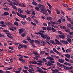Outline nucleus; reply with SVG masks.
<instances>
[{"mask_svg": "<svg viewBox=\"0 0 73 73\" xmlns=\"http://www.w3.org/2000/svg\"><path fill=\"white\" fill-rule=\"evenodd\" d=\"M30 42L31 43V44H33L34 42H35V40H34L33 39L32 40H31L30 41Z\"/></svg>", "mask_w": 73, "mask_h": 73, "instance_id": "obj_37", "label": "nucleus"}, {"mask_svg": "<svg viewBox=\"0 0 73 73\" xmlns=\"http://www.w3.org/2000/svg\"><path fill=\"white\" fill-rule=\"evenodd\" d=\"M40 12L44 14V15H45V16H46V15H47V13H46V12H47V11H46V9L45 12H44V11H42Z\"/></svg>", "mask_w": 73, "mask_h": 73, "instance_id": "obj_17", "label": "nucleus"}, {"mask_svg": "<svg viewBox=\"0 0 73 73\" xmlns=\"http://www.w3.org/2000/svg\"><path fill=\"white\" fill-rule=\"evenodd\" d=\"M42 29L43 30H44V31H45V30H46L47 29H46V28L45 27H42Z\"/></svg>", "mask_w": 73, "mask_h": 73, "instance_id": "obj_58", "label": "nucleus"}, {"mask_svg": "<svg viewBox=\"0 0 73 73\" xmlns=\"http://www.w3.org/2000/svg\"><path fill=\"white\" fill-rule=\"evenodd\" d=\"M35 8L36 10L37 11H40V8L38 7H36Z\"/></svg>", "mask_w": 73, "mask_h": 73, "instance_id": "obj_33", "label": "nucleus"}, {"mask_svg": "<svg viewBox=\"0 0 73 73\" xmlns=\"http://www.w3.org/2000/svg\"><path fill=\"white\" fill-rule=\"evenodd\" d=\"M48 26H50V27H53V26H54V25H53V24L51 23L50 22H48Z\"/></svg>", "mask_w": 73, "mask_h": 73, "instance_id": "obj_14", "label": "nucleus"}, {"mask_svg": "<svg viewBox=\"0 0 73 73\" xmlns=\"http://www.w3.org/2000/svg\"><path fill=\"white\" fill-rule=\"evenodd\" d=\"M9 5L10 6H12L13 5V2L12 1H10L9 2Z\"/></svg>", "mask_w": 73, "mask_h": 73, "instance_id": "obj_27", "label": "nucleus"}, {"mask_svg": "<svg viewBox=\"0 0 73 73\" xmlns=\"http://www.w3.org/2000/svg\"><path fill=\"white\" fill-rule=\"evenodd\" d=\"M63 5L64 7H68V5L66 4H64L63 3Z\"/></svg>", "mask_w": 73, "mask_h": 73, "instance_id": "obj_47", "label": "nucleus"}, {"mask_svg": "<svg viewBox=\"0 0 73 73\" xmlns=\"http://www.w3.org/2000/svg\"><path fill=\"white\" fill-rule=\"evenodd\" d=\"M34 21L35 23H38V21H37V20L36 19H35L34 20Z\"/></svg>", "mask_w": 73, "mask_h": 73, "instance_id": "obj_62", "label": "nucleus"}, {"mask_svg": "<svg viewBox=\"0 0 73 73\" xmlns=\"http://www.w3.org/2000/svg\"><path fill=\"white\" fill-rule=\"evenodd\" d=\"M9 14V13L8 12H5L4 13V16H8Z\"/></svg>", "mask_w": 73, "mask_h": 73, "instance_id": "obj_21", "label": "nucleus"}, {"mask_svg": "<svg viewBox=\"0 0 73 73\" xmlns=\"http://www.w3.org/2000/svg\"><path fill=\"white\" fill-rule=\"evenodd\" d=\"M67 40L69 42L70 44H71L72 43V41L71 39H70V38L67 39Z\"/></svg>", "mask_w": 73, "mask_h": 73, "instance_id": "obj_19", "label": "nucleus"}, {"mask_svg": "<svg viewBox=\"0 0 73 73\" xmlns=\"http://www.w3.org/2000/svg\"><path fill=\"white\" fill-rule=\"evenodd\" d=\"M19 6H20V7H26L25 5V4H24L23 3L20 4L19 3Z\"/></svg>", "mask_w": 73, "mask_h": 73, "instance_id": "obj_11", "label": "nucleus"}, {"mask_svg": "<svg viewBox=\"0 0 73 73\" xmlns=\"http://www.w3.org/2000/svg\"><path fill=\"white\" fill-rule=\"evenodd\" d=\"M46 43L43 40H41L40 42H39V44L40 45H46Z\"/></svg>", "mask_w": 73, "mask_h": 73, "instance_id": "obj_3", "label": "nucleus"}, {"mask_svg": "<svg viewBox=\"0 0 73 73\" xmlns=\"http://www.w3.org/2000/svg\"><path fill=\"white\" fill-rule=\"evenodd\" d=\"M36 68L38 71L40 73H41V72H42V70L41 68L39 67H37Z\"/></svg>", "mask_w": 73, "mask_h": 73, "instance_id": "obj_9", "label": "nucleus"}, {"mask_svg": "<svg viewBox=\"0 0 73 73\" xmlns=\"http://www.w3.org/2000/svg\"><path fill=\"white\" fill-rule=\"evenodd\" d=\"M12 8H14L15 9H16V10H17V8H16V7L15 6V5H12Z\"/></svg>", "mask_w": 73, "mask_h": 73, "instance_id": "obj_28", "label": "nucleus"}, {"mask_svg": "<svg viewBox=\"0 0 73 73\" xmlns=\"http://www.w3.org/2000/svg\"><path fill=\"white\" fill-rule=\"evenodd\" d=\"M33 54H35V55H37V56H40V55L38 54L37 53V52H35V51L33 52Z\"/></svg>", "mask_w": 73, "mask_h": 73, "instance_id": "obj_24", "label": "nucleus"}, {"mask_svg": "<svg viewBox=\"0 0 73 73\" xmlns=\"http://www.w3.org/2000/svg\"><path fill=\"white\" fill-rule=\"evenodd\" d=\"M67 27H69V28H71V27H70V26L71 25V24H70L69 23H68L67 24Z\"/></svg>", "mask_w": 73, "mask_h": 73, "instance_id": "obj_54", "label": "nucleus"}, {"mask_svg": "<svg viewBox=\"0 0 73 73\" xmlns=\"http://www.w3.org/2000/svg\"><path fill=\"white\" fill-rule=\"evenodd\" d=\"M42 60H43V61H44V62H46V61H47L46 59H45V58H43Z\"/></svg>", "mask_w": 73, "mask_h": 73, "instance_id": "obj_57", "label": "nucleus"}, {"mask_svg": "<svg viewBox=\"0 0 73 73\" xmlns=\"http://www.w3.org/2000/svg\"><path fill=\"white\" fill-rule=\"evenodd\" d=\"M61 14H62V15H65V13L64 12V11L61 10Z\"/></svg>", "mask_w": 73, "mask_h": 73, "instance_id": "obj_56", "label": "nucleus"}, {"mask_svg": "<svg viewBox=\"0 0 73 73\" xmlns=\"http://www.w3.org/2000/svg\"><path fill=\"white\" fill-rule=\"evenodd\" d=\"M24 31H25V29L23 28L19 29V34H21L23 33V32Z\"/></svg>", "mask_w": 73, "mask_h": 73, "instance_id": "obj_5", "label": "nucleus"}, {"mask_svg": "<svg viewBox=\"0 0 73 73\" xmlns=\"http://www.w3.org/2000/svg\"><path fill=\"white\" fill-rule=\"evenodd\" d=\"M3 9H4L5 11H7V12H8L9 11V8L8 7H7V8H4Z\"/></svg>", "mask_w": 73, "mask_h": 73, "instance_id": "obj_31", "label": "nucleus"}, {"mask_svg": "<svg viewBox=\"0 0 73 73\" xmlns=\"http://www.w3.org/2000/svg\"><path fill=\"white\" fill-rule=\"evenodd\" d=\"M52 31L53 32H55L56 31V30L54 29V28H53V27H52Z\"/></svg>", "mask_w": 73, "mask_h": 73, "instance_id": "obj_34", "label": "nucleus"}, {"mask_svg": "<svg viewBox=\"0 0 73 73\" xmlns=\"http://www.w3.org/2000/svg\"><path fill=\"white\" fill-rule=\"evenodd\" d=\"M25 12L26 13L29 14V15H31V11L27 10V11H25Z\"/></svg>", "mask_w": 73, "mask_h": 73, "instance_id": "obj_23", "label": "nucleus"}, {"mask_svg": "<svg viewBox=\"0 0 73 73\" xmlns=\"http://www.w3.org/2000/svg\"><path fill=\"white\" fill-rule=\"evenodd\" d=\"M18 11L19 12V13H23V11H22V10L20 8L18 9Z\"/></svg>", "mask_w": 73, "mask_h": 73, "instance_id": "obj_15", "label": "nucleus"}, {"mask_svg": "<svg viewBox=\"0 0 73 73\" xmlns=\"http://www.w3.org/2000/svg\"><path fill=\"white\" fill-rule=\"evenodd\" d=\"M27 47L28 46H27V45H23V48H27Z\"/></svg>", "mask_w": 73, "mask_h": 73, "instance_id": "obj_61", "label": "nucleus"}, {"mask_svg": "<svg viewBox=\"0 0 73 73\" xmlns=\"http://www.w3.org/2000/svg\"><path fill=\"white\" fill-rule=\"evenodd\" d=\"M50 39V37L49 36H47L46 38V40H47V41H49Z\"/></svg>", "mask_w": 73, "mask_h": 73, "instance_id": "obj_63", "label": "nucleus"}, {"mask_svg": "<svg viewBox=\"0 0 73 73\" xmlns=\"http://www.w3.org/2000/svg\"><path fill=\"white\" fill-rule=\"evenodd\" d=\"M67 38H69V37H70V38H72V36L70 35H68L67 36Z\"/></svg>", "mask_w": 73, "mask_h": 73, "instance_id": "obj_49", "label": "nucleus"}, {"mask_svg": "<svg viewBox=\"0 0 73 73\" xmlns=\"http://www.w3.org/2000/svg\"><path fill=\"white\" fill-rule=\"evenodd\" d=\"M9 49H11V50H15V48L12 47H9Z\"/></svg>", "mask_w": 73, "mask_h": 73, "instance_id": "obj_26", "label": "nucleus"}, {"mask_svg": "<svg viewBox=\"0 0 73 73\" xmlns=\"http://www.w3.org/2000/svg\"><path fill=\"white\" fill-rule=\"evenodd\" d=\"M46 65H47L48 66H51V65H53V64H52L49 61L47 62L45 64Z\"/></svg>", "mask_w": 73, "mask_h": 73, "instance_id": "obj_6", "label": "nucleus"}, {"mask_svg": "<svg viewBox=\"0 0 73 73\" xmlns=\"http://www.w3.org/2000/svg\"><path fill=\"white\" fill-rule=\"evenodd\" d=\"M27 39L28 41H31V39L30 38V37L29 36L28 37Z\"/></svg>", "mask_w": 73, "mask_h": 73, "instance_id": "obj_43", "label": "nucleus"}, {"mask_svg": "<svg viewBox=\"0 0 73 73\" xmlns=\"http://www.w3.org/2000/svg\"><path fill=\"white\" fill-rule=\"evenodd\" d=\"M53 50L54 52H55V53H57V54H59V55H60L61 54V53H60L58 51H57L55 48H53Z\"/></svg>", "mask_w": 73, "mask_h": 73, "instance_id": "obj_8", "label": "nucleus"}, {"mask_svg": "<svg viewBox=\"0 0 73 73\" xmlns=\"http://www.w3.org/2000/svg\"><path fill=\"white\" fill-rule=\"evenodd\" d=\"M58 61H59L60 62L62 63V64H63L64 62H65V60L64 59H59Z\"/></svg>", "mask_w": 73, "mask_h": 73, "instance_id": "obj_10", "label": "nucleus"}, {"mask_svg": "<svg viewBox=\"0 0 73 73\" xmlns=\"http://www.w3.org/2000/svg\"><path fill=\"white\" fill-rule=\"evenodd\" d=\"M32 4L33 5H35V6L37 5V3L35 1H33L32 2Z\"/></svg>", "mask_w": 73, "mask_h": 73, "instance_id": "obj_18", "label": "nucleus"}, {"mask_svg": "<svg viewBox=\"0 0 73 73\" xmlns=\"http://www.w3.org/2000/svg\"><path fill=\"white\" fill-rule=\"evenodd\" d=\"M17 56H18L20 58H23L24 56L21 54H18L17 55Z\"/></svg>", "mask_w": 73, "mask_h": 73, "instance_id": "obj_36", "label": "nucleus"}, {"mask_svg": "<svg viewBox=\"0 0 73 73\" xmlns=\"http://www.w3.org/2000/svg\"><path fill=\"white\" fill-rule=\"evenodd\" d=\"M50 43H52V44L53 45H56V43H54V42L53 40H50Z\"/></svg>", "mask_w": 73, "mask_h": 73, "instance_id": "obj_13", "label": "nucleus"}, {"mask_svg": "<svg viewBox=\"0 0 73 73\" xmlns=\"http://www.w3.org/2000/svg\"><path fill=\"white\" fill-rule=\"evenodd\" d=\"M32 15H36V12L35 11H33L32 13Z\"/></svg>", "mask_w": 73, "mask_h": 73, "instance_id": "obj_55", "label": "nucleus"}, {"mask_svg": "<svg viewBox=\"0 0 73 73\" xmlns=\"http://www.w3.org/2000/svg\"><path fill=\"white\" fill-rule=\"evenodd\" d=\"M0 26L2 27H3V28L6 27V25L4 24H2V25H1Z\"/></svg>", "mask_w": 73, "mask_h": 73, "instance_id": "obj_35", "label": "nucleus"}, {"mask_svg": "<svg viewBox=\"0 0 73 73\" xmlns=\"http://www.w3.org/2000/svg\"><path fill=\"white\" fill-rule=\"evenodd\" d=\"M49 60H52V61H54V59H53V58L52 57H50V56H49Z\"/></svg>", "mask_w": 73, "mask_h": 73, "instance_id": "obj_41", "label": "nucleus"}, {"mask_svg": "<svg viewBox=\"0 0 73 73\" xmlns=\"http://www.w3.org/2000/svg\"><path fill=\"white\" fill-rule=\"evenodd\" d=\"M56 12L57 14H58V15H60V13H61L60 12V11L58 10H57L56 11Z\"/></svg>", "mask_w": 73, "mask_h": 73, "instance_id": "obj_51", "label": "nucleus"}, {"mask_svg": "<svg viewBox=\"0 0 73 73\" xmlns=\"http://www.w3.org/2000/svg\"><path fill=\"white\" fill-rule=\"evenodd\" d=\"M18 70L19 72H21V71L22 70V68L21 67L19 68Z\"/></svg>", "mask_w": 73, "mask_h": 73, "instance_id": "obj_53", "label": "nucleus"}, {"mask_svg": "<svg viewBox=\"0 0 73 73\" xmlns=\"http://www.w3.org/2000/svg\"><path fill=\"white\" fill-rule=\"evenodd\" d=\"M26 35V33H24L22 34L21 35V36L23 37H25Z\"/></svg>", "mask_w": 73, "mask_h": 73, "instance_id": "obj_42", "label": "nucleus"}, {"mask_svg": "<svg viewBox=\"0 0 73 73\" xmlns=\"http://www.w3.org/2000/svg\"><path fill=\"white\" fill-rule=\"evenodd\" d=\"M54 60H49V62H50L51 63H52V64H54Z\"/></svg>", "mask_w": 73, "mask_h": 73, "instance_id": "obj_60", "label": "nucleus"}, {"mask_svg": "<svg viewBox=\"0 0 73 73\" xmlns=\"http://www.w3.org/2000/svg\"><path fill=\"white\" fill-rule=\"evenodd\" d=\"M64 65H68L70 66H72V65L70 64L69 63H68L66 62L64 63Z\"/></svg>", "mask_w": 73, "mask_h": 73, "instance_id": "obj_16", "label": "nucleus"}, {"mask_svg": "<svg viewBox=\"0 0 73 73\" xmlns=\"http://www.w3.org/2000/svg\"><path fill=\"white\" fill-rule=\"evenodd\" d=\"M64 56L67 58H70V56L69 54H66Z\"/></svg>", "mask_w": 73, "mask_h": 73, "instance_id": "obj_20", "label": "nucleus"}, {"mask_svg": "<svg viewBox=\"0 0 73 73\" xmlns=\"http://www.w3.org/2000/svg\"><path fill=\"white\" fill-rule=\"evenodd\" d=\"M14 25H16L17 26H18V22H15L14 23Z\"/></svg>", "mask_w": 73, "mask_h": 73, "instance_id": "obj_46", "label": "nucleus"}, {"mask_svg": "<svg viewBox=\"0 0 73 73\" xmlns=\"http://www.w3.org/2000/svg\"><path fill=\"white\" fill-rule=\"evenodd\" d=\"M23 43L24 44H27L28 43V41L24 40L22 41Z\"/></svg>", "mask_w": 73, "mask_h": 73, "instance_id": "obj_38", "label": "nucleus"}, {"mask_svg": "<svg viewBox=\"0 0 73 73\" xmlns=\"http://www.w3.org/2000/svg\"><path fill=\"white\" fill-rule=\"evenodd\" d=\"M40 32H42V33L43 34H46V31H43L42 30H41L40 31Z\"/></svg>", "mask_w": 73, "mask_h": 73, "instance_id": "obj_40", "label": "nucleus"}, {"mask_svg": "<svg viewBox=\"0 0 73 73\" xmlns=\"http://www.w3.org/2000/svg\"><path fill=\"white\" fill-rule=\"evenodd\" d=\"M55 42L56 44H59V45H62V43L60 42L59 41H58V40L57 39H55Z\"/></svg>", "mask_w": 73, "mask_h": 73, "instance_id": "obj_7", "label": "nucleus"}, {"mask_svg": "<svg viewBox=\"0 0 73 73\" xmlns=\"http://www.w3.org/2000/svg\"><path fill=\"white\" fill-rule=\"evenodd\" d=\"M53 19V18L51 17H50L49 16H48L47 17V20H48V21H50L52 20Z\"/></svg>", "mask_w": 73, "mask_h": 73, "instance_id": "obj_12", "label": "nucleus"}, {"mask_svg": "<svg viewBox=\"0 0 73 73\" xmlns=\"http://www.w3.org/2000/svg\"><path fill=\"white\" fill-rule=\"evenodd\" d=\"M38 6L39 7V8H40L41 11L40 12H42V11H44V12H46V9H45V7L43 5L42 6L41 4H38Z\"/></svg>", "mask_w": 73, "mask_h": 73, "instance_id": "obj_1", "label": "nucleus"}, {"mask_svg": "<svg viewBox=\"0 0 73 73\" xmlns=\"http://www.w3.org/2000/svg\"><path fill=\"white\" fill-rule=\"evenodd\" d=\"M23 72H24V73H29L28 72V71H27V70H23Z\"/></svg>", "mask_w": 73, "mask_h": 73, "instance_id": "obj_48", "label": "nucleus"}, {"mask_svg": "<svg viewBox=\"0 0 73 73\" xmlns=\"http://www.w3.org/2000/svg\"><path fill=\"white\" fill-rule=\"evenodd\" d=\"M52 28L50 27H47V30L49 31H51L52 30Z\"/></svg>", "mask_w": 73, "mask_h": 73, "instance_id": "obj_22", "label": "nucleus"}, {"mask_svg": "<svg viewBox=\"0 0 73 73\" xmlns=\"http://www.w3.org/2000/svg\"><path fill=\"white\" fill-rule=\"evenodd\" d=\"M35 43H36V44H38L39 45L40 43V41L38 40H35L34 41Z\"/></svg>", "mask_w": 73, "mask_h": 73, "instance_id": "obj_25", "label": "nucleus"}, {"mask_svg": "<svg viewBox=\"0 0 73 73\" xmlns=\"http://www.w3.org/2000/svg\"><path fill=\"white\" fill-rule=\"evenodd\" d=\"M22 18L23 19H25L26 18V15H23L22 17Z\"/></svg>", "mask_w": 73, "mask_h": 73, "instance_id": "obj_52", "label": "nucleus"}, {"mask_svg": "<svg viewBox=\"0 0 73 73\" xmlns=\"http://www.w3.org/2000/svg\"><path fill=\"white\" fill-rule=\"evenodd\" d=\"M47 10L48 12L49 13V14H52L51 11L50 10L48 9H47Z\"/></svg>", "mask_w": 73, "mask_h": 73, "instance_id": "obj_39", "label": "nucleus"}, {"mask_svg": "<svg viewBox=\"0 0 73 73\" xmlns=\"http://www.w3.org/2000/svg\"><path fill=\"white\" fill-rule=\"evenodd\" d=\"M58 34H59V35L62 34V32L61 31H58Z\"/></svg>", "mask_w": 73, "mask_h": 73, "instance_id": "obj_45", "label": "nucleus"}, {"mask_svg": "<svg viewBox=\"0 0 73 73\" xmlns=\"http://www.w3.org/2000/svg\"><path fill=\"white\" fill-rule=\"evenodd\" d=\"M7 23L8 25H9V26H11V25H12V23L9 22H7Z\"/></svg>", "mask_w": 73, "mask_h": 73, "instance_id": "obj_30", "label": "nucleus"}, {"mask_svg": "<svg viewBox=\"0 0 73 73\" xmlns=\"http://www.w3.org/2000/svg\"><path fill=\"white\" fill-rule=\"evenodd\" d=\"M63 44H65L66 45V44H68L69 43L66 40H64V42L63 43Z\"/></svg>", "mask_w": 73, "mask_h": 73, "instance_id": "obj_32", "label": "nucleus"}, {"mask_svg": "<svg viewBox=\"0 0 73 73\" xmlns=\"http://www.w3.org/2000/svg\"><path fill=\"white\" fill-rule=\"evenodd\" d=\"M35 34L38 35H40V36L43 38H44L45 39L46 38V37H47V35H44V34L42 33H40L39 32L38 33H35Z\"/></svg>", "mask_w": 73, "mask_h": 73, "instance_id": "obj_2", "label": "nucleus"}, {"mask_svg": "<svg viewBox=\"0 0 73 73\" xmlns=\"http://www.w3.org/2000/svg\"><path fill=\"white\" fill-rule=\"evenodd\" d=\"M57 22L58 23H61V19H59L58 21H57Z\"/></svg>", "mask_w": 73, "mask_h": 73, "instance_id": "obj_64", "label": "nucleus"}, {"mask_svg": "<svg viewBox=\"0 0 73 73\" xmlns=\"http://www.w3.org/2000/svg\"><path fill=\"white\" fill-rule=\"evenodd\" d=\"M19 46H21V48H23V44H22L21 43H19Z\"/></svg>", "mask_w": 73, "mask_h": 73, "instance_id": "obj_59", "label": "nucleus"}, {"mask_svg": "<svg viewBox=\"0 0 73 73\" xmlns=\"http://www.w3.org/2000/svg\"><path fill=\"white\" fill-rule=\"evenodd\" d=\"M66 17H67V19L68 21H71V20H70V19L69 18V17L68 16H66Z\"/></svg>", "mask_w": 73, "mask_h": 73, "instance_id": "obj_29", "label": "nucleus"}, {"mask_svg": "<svg viewBox=\"0 0 73 73\" xmlns=\"http://www.w3.org/2000/svg\"><path fill=\"white\" fill-rule=\"evenodd\" d=\"M3 32H4L5 33H6L7 32H9V31L6 30H3Z\"/></svg>", "mask_w": 73, "mask_h": 73, "instance_id": "obj_50", "label": "nucleus"}, {"mask_svg": "<svg viewBox=\"0 0 73 73\" xmlns=\"http://www.w3.org/2000/svg\"><path fill=\"white\" fill-rule=\"evenodd\" d=\"M45 51H42L40 52V54H43L44 53H45Z\"/></svg>", "mask_w": 73, "mask_h": 73, "instance_id": "obj_44", "label": "nucleus"}, {"mask_svg": "<svg viewBox=\"0 0 73 73\" xmlns=\"http://www.w3.org/2000/svg\"><path fill=\"white\" fill-rule=\"evenodd\" d=\"M57 65L59 67H61V66H62L63 68H64L65 66L64 65H63L62 64H60L59 62H57L56 63Z\"/></svg>", "mask_w": 73, "mask_h": 73, "instance_id": "obj_4", "label": "nucleus"}]
</instances>
